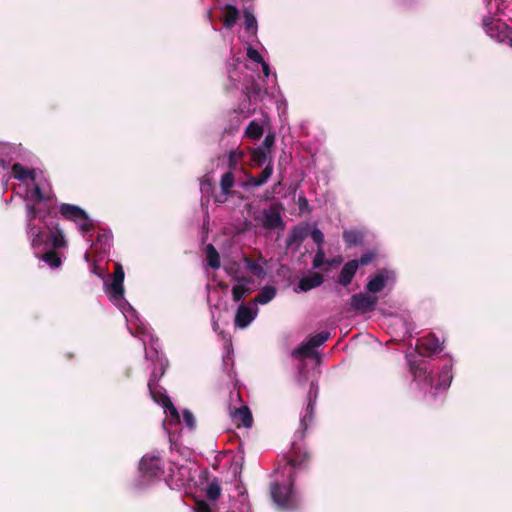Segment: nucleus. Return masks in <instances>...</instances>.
<instances>
[{"label": "nucleus", "mask_w": 512, "mask_h": 512, "mask_svg": "<svg viewBox=\"0 0 512 512\" xmlns=\"http://www.w3.org/2000/svg\"><path fill=\"white\" fill-rule=\"evenodd\" d=\"M243 153L238 150H232L229 153L228 159H229V166L231 169L235 168L238 161L242 158Z\"/></svg>", "instance_id": "39"}, {"label": "nucleus", "mask_w": 512, "mask_h": 512, "mask_svg": "<svg viewBox=\"0 0 512 512\" xmlns=\"http://www.w3.org/2000/svg\"><path fill=\"white\" fill-rule=\"evenodd\" d=\"M292 355L297 359H304L316 356L313 345L307 340L302 343L298 348L293 350Z\"/></svg>", "instance_id": "24"}, {"label": "nucleus", "mask_w": 512, "mask_h": 512, "mask_svg": "<svg viewBox=\"0 0 512 512\" xmlns=\"http://www.w3.org/2000/svg\"><path fill=\"white\" fill-rule=\"evenodd\" d=\"M303 205H307V201L305 198H299V206L302 208Z\"/></svg>", "instance_id": "53"}, {"label": "nucleus", "mask_w": 512, "mask_h": 512, "mask_svg": "<svg viewBox=\"0 0 512 512\" xmlns=\"http://www.w3.org/2000/svg\"><path fill=\"white\" fill-rule=\"evenodd\" d=\"M329 338V333L328 332H320L312 337H310L308 339V341L311 343V345H313V348L315 349L316 347L322 345L323 343H325Z\"/></svg>", "instance_id": "36"}, {"label": "nucleus", "mask_w": 512, "mask_h": 512, "mask_svg": "<svg viewBox=\"0 0 512 512\" xmlns=\"http://www.w3.org/2000/svg\"><path fill=\"white\" fill-rule=\"evenodd\" d=\"M27 235L33 249L63 248L67 242L62 230L45 222L46 214L31 203H26Z\"/></svg>", "instance_id": "2"}, {"label": "nucleus", "mask_w": 512, "mask_h": 512, "mask_svg": "<svg viewBox=\"0 0 512 512\" xmlns=\"http://www.w3.org/2000/svg\"><path fill=\"white\" fill-rule=\"evenodd\" d=\"M483 27L490 38L512 47V28L500 18L493 19L491 16H485Z\"/></svg>", "instance_id": "5"}, {"label": "nucleus", "mask_w": 512, "mask_h": 512, "mask_svg": "<svg viewBox=\"0 0 512 512\" xmlns=\"http://www.w3.org/2000/svg\"><path fill=\"white\" fill-rule=\"evenodd\" d=\"M276 288L274 286H265L258 293L256 298L254 299L253 304H261L265 305L269 303L276 296Z\"/></svg>", "instance_id": "22"}, {"label": "nucleus", "mask_w": 512, "mask_h": 512, "mask_svg": "<svg viewBox=\"0 0 512 512\" xmlns=\"http://www.w3.org/2000/svg\"><path fill=\"white\" fill-rule=\"evenodd\" d=\"M324 281L320 273H313L311 276L303 277L298 282L296 292H307L313 288L319 287Z\"/></svg>", "instance_id": "15"}, {"label": "nucleus", "mask_w": 512, "mask_h": 512, "mask_svg": "<svg viewBox=\"0 0 512 512\" xmlns=\"http://www.w3.org/2000/svg\"><path fill=\"white\" fill-rule=\"evenodd\" d=\"M244 263L254 276L262 278L265 275V261L263 259L251 260L244 258Z\"/></svg>", "instance_id": "21"}, {"label": "nucleus", "mask_w": 512, "mask_h": 512, "mask_svg": "<svg viewBox=\"0 0 512 512\" xmlns=\"http://www.w3.org/2000/svg\"><path fill=\"white\" fill-rule=\"evenodd\" d=\"M442 342L435 336L429 335L420 339V346L431 353H437L442 350Z\"/></svg>", "instance_id": "19"}, {"label": "nucleus", "mask_w": 512, "mask_h": 512, "mask_svg": "<svg viewBox=\"0 0 512 512\" xmlns=\"http://www.w3.org/2000/svg\"><path fill=\"white\" fill-rule=\"evenodd\" d=\"M326 261L323 248L318 247L312 263L313 268L319 269L323 264H326Z\"/></svg>", "instance_id": "37"}, {"label": "nucleus", "mask_w": 512, "mask_h": 512, "mask_svg": "<svg viewBox=\"0 0 512 512\" xmlns=\"http://www.w3.org/2000/svg\"><path fill=\"white\" fill-rule=\"evenodd\" d=\"M376 254L374 252H368V253H365L364 255H362L360 257L358 261V266L359 265H368L369 263H371L374 258H375Z\"/></svg>", "instance_id": "43"}, {"label": "nucleus", "mask_w": 512, "mask_h": 512, "mask_svg": "<svg viewBox=\"0 0 512 512\" xmlns=\"http://www.w3.org/2000/svg\"><path fill=\"white\" fill-rule=\"evenodd\" d=\"M224 25L226 28H231L237 22L239 11L233 5H226L223 7Z\"/></svg>", "instance_id": "25"}, {"label": "nucleus", "mask_w": 512, "mask_h": 512, "mask_svg": "<svg viewBox=\"0 0 512 512\" xmlns=\"http://www.w3.org/2000/svg\"><path fill=\"white\" fill-rule=\"evenodd\" d=\"M183 419L189 428L193 429L195 427V418L192 412H190L189 410H185L183 412Z\"/></svg>", "instance_id": "44"}, {"label": "nucleus", "mask_w": 512, "mask_h": 512, "mask_svg": "<svg viewBox=\"0 0 512 512\" xmlns=\"http://www.w3.org/2000/svg\"><path fill=\"white\" fill-rule=\"evenodd\" d=\"M164 361L161 360L160 361V375L157 376L155 373L152 374L151 378L149 379L148 381V385H151V384H155L156 381H158L160 379V377L164 374L165 372V365H164Z\"/></svg>", "instance_id": "45"}, {"label": "nucleus", "mask_w": 512, "mask_h": 512, "mask_svg": "<svg viewBox=\"0 0 512 512\" xmlns=\"http://www.w3.org/2000/svg\"><path fill=\"white\" fill-rule=\"evenodd\" d=\"M258 308L255 304L240 305L235 316V326L246 328L257 316Z\"/></svg>", "instance_id": "10"}, {"label": "nucleus", "mask_w": 512, "mask_h": 512, "mask_svg": "<svg viewBox=\"0 0 512 512\" xmlns=\"http://www.w3.org/2000/svg\"><path fill=\"white\" fill-rule=\"evenodd\" d=\"M234 185V176L231 172L225 173L220 182L221 190L224 195H228L230 193V189Z\"/></svg>", "instance_id": "32"}, {"label": "nucleus", "mask_w": 512, "mask_h": 512, "mask_svg": "<svg viewBox=\"0 0 512 512\" xmlns=\"http://www.w3.org/2000/svg\"><path fill=\"white\" fill-rule=\"evenodd\" d=\"M233 418L244 427H251L253 423V417L247 405H242L240 408H237L233 413Z\"/></svg>", "instance_id": "18"}, {"label": "nucleus", "mask_w": 512, "mask_h": 512, "mask_svg": "<svg viewBox=\"0 0 512 512\" xmlns=\"http://www.w3.org/2000/svg\"><path fill=\"white\" fill-rule=\"evenodd\" d=\"M205 496L209 501H216L222 492L221 482L214 477L204 489Z\"/></svg>", "instance_id": "20"}, {"label": "nucleus", "mask_w": 512, "mask_h": 512, "mask_svg": "<svg viewBox=\"0 0 512 512\" xmlns=\"http://www.w3.org/2000/svg\"><path fill=\"white\" fill-rule=\"evenodd\" d=\"M311 238L316 244H318V247H322L324 242V234L320 229L314 228L311 232Z\"/></svg>", "instance_id": "42"}, {"label": "nucleus", "mask_w": 512, "mask_h": 512, "mask_svg": "<svg viewBox=\"0 0 512 512\" xmlns=\"http://www.w3.org/2000/svg\"><path fill=\"white\" fill-rule=\"evenodd\" d=\"M194 510L195 512H213L211 505L205 500H196Z\"/></svg>", "instance_id": "40"}, {"label": "nucleus", "mask_w": 512, "mask_h": 512, "mask_svg": "<svg viewBox=\"0 0 512 512\" xmlns=\"http://www.w3.org/2000/svg\"><path fill=\"white\" fill-rule=\"evenodd\" d=\"M386 283L387 275L381 272L368 281L366 288L371 293H377L385 287Z\"/></svg>", "instance_id": "23"}, {"label": "nucleus", "mask_w": 512, "mask_h": 512, "mask_svg": "<svg viewBox=\"0 0 512 512\" xmlns=\"http://www.w3.org/2000/svg\"><path fill=\"white\" fill-rule=\"evenodd\" d=\"M452 380V368L450 365H445L439 375L438 384H451Z\"/></svg>", "instance_id": "35"}, {"label": "nucleus", "mask_w": 512, "mask_h": 512, "mask_svg": "<svg viewBox=\"0 0 512 512\" xmlns=\"http://www.w3.org/2000/svg\"><path fill=\"white\" fill-rule=\"evenodd\" d=\"M206 186H207V187H210V186H211V184H210V182H209L207 179H203V180L201 181V190H205V189H206Z\"/></svg>", "instance_id": "50"}, {"label": "nucleus", "mask_w": 512, "mask_h": 512, "mask_svg": "<svg viewBox=\"0 0 512 512\" xmlns=\"http://www.w3.org/2000/svg\"><path fill=\"white\" fill-rule=\"evenodd\" d=\"M318 397V386H311L307 395L308 404L306 414L301 419V426L307 429V423L311 422L314 416L315 402Z\"/></svg>", "instance_id": "14"}, {"label": "nucleus", "mask_w": 512, "mask_h": 512, "mask_svg": "<svg viewBox=\"0 0 512 512\" xmlns=\"http://www.w3.org/2000/svg\"><path fill=\"white\" fill-rule=\"evenodd\" d=\"M262 134L263 125L256 120L251 121L245 131V135L252 139H259Z\"/></svg>", "instance_id": "28"}, {"label": "nucleus", "mask_w": 512, "mask_h": 512, "mask_svg": "<svg viewBox=\"0 0 512 512\" xmlns=\"http://www.w3.org/2000/svg\"><path fill=\"white\" fill-rule=\"evenodd\" d=\"M244 18L246 30L250 31L252 34H255L257 30V20L253 13L245 11Z\"/></svg>", "instance_id": "34"}, {"label": "nucleus", "mask_w": 512, "mask_h": 512, "mask_svg": "<svg viewBox=\"0 0 512 512\" xmlns=\"http://www.w3.org/2000/svg\"><path fill=\"white\" fill-rule=\"evenodd\" d=\"M358 269V261L357 260H351L347 262L339 275V283L343 286H347L351 283L356 271Z\"/></svg>", "instance_id": "17"}, {"label": "nucleus", "mask_w": 512, "mask_h": 512, "mask_svg": "<svg viewBox=\"0 0 512 512\" xmlns=\"http://www.w3.org/2000/svg\"><path fill=\"white\" fill-rule=\"evenodd\" d=\"M307 236V228L306 227H296L292 230V232L289 235L288 243H300L302 242Z\"/></svg>", "instance_id": "30"}, {"label": "nucleus", "mask_w": 512, "mask_h": 512, "mask_svg": "<svg viewBox=\"0 0 512 512\" xmlns=\"http://www.w3.org/2000/svg\"><path fill=\"white\" fill-rule=\"evenodd\" d=\"M260 64L262 66V71H263L265 77H269L271 72H270V67H269L268 63L263 61Z\"/></svg>", "instance_id": "48"}, {"label": "nucleus", "mask_w": 512, "mask_h": 512, "mask_svg": "<svg viewBox=\"0 0 512 512\" xmlns=\"http://www.w3.org/2000/svg\"><path fill=\"white\" fill-rule=\"evenodd\" d=\"M161 404L165 408L166 413H169L173 419L179 420V413L167 395H161Z\"/></svg>", "instance_id": "31"}, {"label": "nucleus", "mask_w": 512, "mask_h": 512, "mask_svg": "<svg viewBox=\"0 0 512 512\" xmlns=\"http://www.w3.org/2000/svg\"><path fill=\"white\" fill-rule=\"evenodd\" d=\"M272 173H273V165L271 162H269L266 165V167L264 168V170L262 171L259 178L248 175L247 180L243 186L244 187H254V188L260 187V186L264 185L265 183H267V181L271 177Z\"/></svg>", "instance_id": "16"}, {"label": "nucleus", "mask_w": 512, "mask_h": 512, "mask_svg": "<svg viewBox=\"0 0 512 512\" xmlns=\"http://www.w3.org/2000/svg\"><path fill=\"white\" fill-rule=\"evenodd\" d=\"M237 283L232 288V296L235 302H239L253 290V281L246 277L236 280Z\"/></svg>", "instance_id": "13"}, {"label": "nucleus", "mask_w": 512, "mask_h": 512, "mask_svg": "<svg viewBox=\"0 0 512 512\" xmlns=\"http://www.w3.org/2000/svg\"><path fill=\"white\" fill-rule=\"evenodd\" d=\"M12 173L15 179L19 180L26 186L32 184L33 189H27L24 199L30 201H46L49 195L45 191L44 180H42V172L36 169H28L23 165L16 163L12 166Z\"/></svg>", "instance_id": "4"}, {"label": "nucleus", "mask_w": 512, "mask_h": 512, "mask_svg": "<svg viewBox=\"0 0 512 512\" xmlns=\"http://www.w3.org/2000/svg\"><path fill=\"white\" fill-rule=\"evenodd\" d=\"M8 150H10L9 146L0 144V166H5L8 163V159L2 157L7 155Z\"/></svg>", "instance_id": "46"}, {"label": "nucleus", "mask_w": 512, "mask_h": 512, "mask_svg": "<svg viewBox=\"0 0 512 512\" xmlns=\"http://www.w3.org/2000/svg\"><path fill=\"white\" fill-rule=\"evenodd\" d=\"M295 485L272 483L270 486V495L273 502L281 509H294L297 507V500L293 493Z\"/></svg>", "instance_id": "7"}, {"label": "nucleus", "mask_w": 512, "mask_h": 512, "mask_svg": "<svg viewBox=\"0 0 512 512\" xmlns=\"http://www.w3.org/2000/svg\"><path fill=\"white\" fill-rule=\"evenodd\" d=\"M124 270L116 264L113 281L105 285L109 299L121 310L131 335L139 337L144 345L146 358L158 354V340L154 338L150 328L139 318L136 310L124 298Z\"/></svg>", "instance_id": "1"}, {"label": "nucleus", "mask_w": 512, "mask_h": 512, "mask_svg": "<svg viewBox=\"0 0 512 512\" xmlns=\"http://www.w3.org/2000/svg\"><path fill=\"white\" fill-rule=\"evenodd\" d=\"M268 154L269 151L266 148L259 146L252 150L251 161L254 165L261 166L267 161Z\"/></svg>", "instance_id": "26"}, {"label": "nucleus", "mask_w": 512, "mask_h": 512, "mask_svg": "<svg viewBox=\"0 0 512 512\" xmlns=\"http://www.w3.org/2000/svg\"><path fill=\"white\" fill-rule=\"evenodd\" d=\"M255 220L266 230L280 229L284 226L281 213L276 206H270L267 209H263L255 217Z\"/></svg>", "instance_id": "8"}, {"label": "nucleus", "mask_w": 512, "mask_h": 512, "mask_svg": "<svg viewBox=\"0 0 512 512\" xmlns=\"http://www.w3.org/2000/svg\"><path fill=\"white\" fill-rule=\"evenodd\" d=\"M234 394H236L237 398L241 401V390H240V386H238V388L235 390V391H232L231 392V397L234 396Z\"/></svg>", "instance_id": "51"}, {"label": "nucleus", "mask_w": 512, "mask_h": 512, "mask_svg": "<svg viewBox=\"0 0 512 512\" xmlns=\"http://www.w3.org/2000/svg\"><path fill=\"white\" fill-rule=\"evenodd\" d=\"M340 262H341V259L339 258V259L327 260L326 264L331 266V265L339 264Z\"/></svg>", "instance_id": "52"}, {"label": "nucleus", "mask_w": 512, "mask_h": 512, "mask_svg": "<svg viewBox=\"0 0 512 512\" xmlns=\"http://www.w3.org/2000/svg\"><path fill=\"white\" fill-rule=\"evenodd\" d=\"M377 297L367 295L364 293H356L351 297V307L353 310L360 312V313H366L374 310L376 304H377Z\"/></svg>", "instance_id": "9"}, {"label": "nucleus", "mask_w": 512, "mask_h": 512, "mask_svg": "<svg viewBox=\"0 0 512 512\" xmlns=\"http://www.w3.org/2000/svg\"><path fill=\"white\" fill-rule=\"evenodd\" d=\"M148 387H149L150 392L153 394V393H154V391H153L152 387H154V388H155L156 386L149 385Z\"/></svg>", "instance_id": "54"}, {"label": "nucleus", "mask_w": 512, "mask_h": 512, "mask_svg": "<svg viewBox=\"0 0 512 512\" xmlns=\"http://www.w3.org/2000/svg\"><path fill=\"white\" fill-rule=\"evenodd\" d=\"M41 259L51 268H57L61 265V259L55 252L48 251L41 256Z\"/></svg>", "instance_id": "33"}, {"label": "nucleus", "mask_w": 512, "mask_h": 512, "mask_svg": "<svg viewBox=\"0 0 512 512\" xmlns=\"http://www.w3.org/2000/svg\"><path fill=\"white\" fill-rule=\"evenodd\" d=\"M274 144V136L273 135H267L263 141V144L261 147H264L267 149V151L270 152V149L272 145Z\"/></svg>", "instance_id": "47"}, {"label": "nucleus", "mask_w": 512, "mask_h": 512, "mask_svg": "<svg viewBox=\"0 0 512 512\" xmlns=\"http://www.w3.org/2000/svg\"><path fill=\"white\" fill-rule=\"evenodd\" d=\"M247 56L249 59H251L252 61L259 63V64L264 61L263 57L258 52V50L254 49L251 46L247 47Z\"/></svg>", "instance_id": "41"}, {"label": "nucleus", "mask_w": 512, "mask_h": 512, "mask_svg": "<svg viewBox=\"0 0 512 512\" xmlns=\"http://www.w3.org/2000/svg\"><path fill=\"white\" fill-rule=\"evenodd\" d=\"M226 197L227 195H224L222 192L221 195L215 197V201L218 203H224L226 201Z\"/></svg>", "instance_id": "49"}, {"label": "nucleus", "mask_w": 512, "mask_h": 512, "mask_svg": "<svg viewBox=\"0 0 512 512\" xmlns=\"http://www.w3.org/2000/svg\"><path fill=\"white\" fill-rule=\"evenodd\" d=\"M139 468L147 477H158L163 474L162 460L156 456H144Z\"/></svg>", "instance_id": "11"}, {"label": "nucleus", "mask_w": 512, "mask_h": 512, "mask_svg": "<svg viewBox=\"0 0 512 512\" xmlns=\"http://www.w3.org/2000/svg\"><path fill=\"white\" fill-rule=\"evenodd\" d=\"M205 250L208 265L213 269H218L220 267V257L215 247L208 244Z\"/></svg>", "instance_id": "27"}, {"label": "nucleus", "mask_w": 512, "mask_h": 512, "mask_svg": "<svg viewBox=\"0 0 512 512\" xmlns=\"http://www.w3.org/2000/svg\"><path fill=\"white\" fill-rule=\"evenodd\" d=\"M344 241L349 246L358 245L362 242L363 235L359 231L351 230L343 233Z\"/></svg>", "instance_id": "29"}, {"label": "nucleus", "mask_w": 512, "mask_h": 512, "mask_svg": "<svg viewBox=\"0 0 512 512\" xmlns=\"http://www.w3.org/2000/svg\"><path fill=\"white\" fill-rule=\"evenodd\" d=\"M284 472L287 475V481L291 485L305 477L311 469V454L304 444L293 442L290 451L284 457Z\"/></svg>", "instance_id": "3"}, {"label": "nucleus", "mask_w": 512, "mask_h": 512, "mask_svg": "<svg viewBox=\"0 0 512 512\" xmlns=\"http://www.w3.org/2000/svg\"><path fill=\"white\" fill-rule=\"evenodd\" d=\"M224 270L233 280L240 278L238 276L239 265L236 262L224 264Z\"/></svg>", "instance_id": "38"}, {"label": "nucleus", "mask_w": 512, "mask_h": 512, "mask_svg": "<svg viewBox=\"0 0 512 512\" xmlns=\"http://www.w3.org/2000/svg\"><path fill=\"white\" fill-rule=\"evenodd\" d=\"M59 211L65 219L73 221L83 234H86L93 229L92 219H90L87 213L79 206L61 203Z\"/></svg>", "instance_id": "6"}, {"label": "nucleus", "mask_w": 512, "mask_h": 512, "mask_svg": "<svg viewBox=\"0 0 512 512\" xmlns=\"http://www.w3.org/2000/svg\"><path fill=\"white\" fill-rule=\"evenodd\" d=\"M488 9L490 14H494L493 19H496V16H504L512 20V0H490Z\"/></svg>", "instance_id": "12"}]
</instances>
